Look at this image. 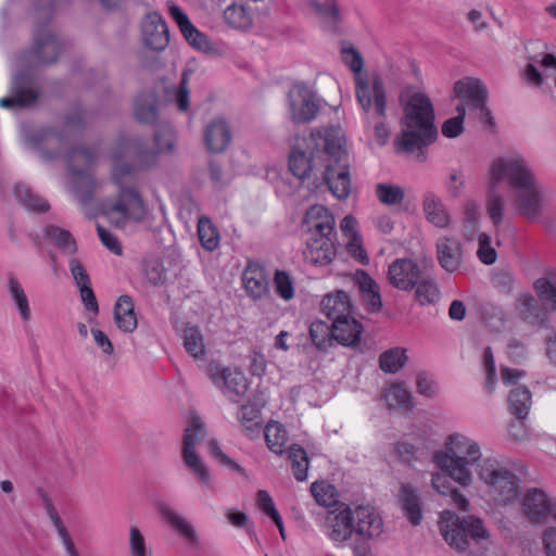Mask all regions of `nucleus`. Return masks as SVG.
I'll return each mask as SVG.
<instances>
[{
    "label": "nucleus",
    "mask_w": 556,
    "mask_h": 556,
    "mask_svg": "<svg viewBox=\"0 0 556 556\" xmlns=\"http://www.w3.org/2000/svg\"><path fill=\"white\" fill-rule=\"evenodd\" d=\"M507 181L517 211L531 220L543 212V190L528 162L518 153L495 159L489 169V190L485 201L486 214L493 226L498 228L504 220L505 197L500 185Z\"/></svg>",
    "instance_id": "1"
},
{
    "label": "nucleus",
    "mask_w": 556,
    "mask_h": 556,
    "mask_svg": "<svg viewBox=\"0 0 556 556\" xmlns=\"http://www.w3.org/2000/svg\"><path fill=\"white\" fill-rule=\"evenodd\" d=\"M113 179L119 187L115 200L102 203V214L111 225L124 228L129 222H141L146 207L139 192L134 188L136 166H149L155 161V153L147 149L138 138L122 137L112 150Z\"/></svg>",
    "instance_id": "2"
},
{
    "label": "nucleus",
    "mask_w": 556,
    "mask_h": 556,
    "mask_svg": "<svg viewBox=\"0 0 556 556\" xmlns=\"http://www.w3.org/2000/svg\"><path fill=\"white\" fill-rule=\"evenodd\" d=\"M400 101L403 105L404 129L395 139V144L407 153L431 144L437 139L438 130L434 126V110L429 97L421 92H414L406 101L401 96Z\"/></svg>",
    "instance_id": "3"
},
{
    "label": "nucleus",
    "mask_w": 556,
    "mask_h": 556,
    "mask_svg": "<svg viewBox=\"0 0 556 556\" xmlns=\"http://www.w3.org/2000/svg\"><path fill=\"white\" fill-rule=\"evenodd\" d=\"M439 527L446 543L468 556H486L491 545L490 532L482 519L476 516L458 517L451 510L440 515Z\"/></svg>",
    "instance_id": "4"
},
{
    "label": "nucleus",
    "mask_w": 556,
    "mask_h": 556,
    "mask_svg": "<svg viewBox=\"0 0 556 556\" xmlns=\"http://www.w3.org/2000/svg\"><path fill=\"white\" fill-rule=\"evenodd\" d=\"M481 456V447L477 441L454 433L448 435L445 451L437 452L433 459L442 471L448 472L453 481L466 488L473 480L471 467H477L483 460Z\"/></svg>",
    "instance_id": "5"
},
{
    "label": "nucleus",
    "mask_w": 556,
    "mask_h": 556,
    "mask_svg": "<svg viewBox=\"0 0 556 556\" xmlns=\"http://www.w3.org/2000/svg\"><path fill=\"white\" fill-rule=\"evenodd\" d=\"M323 152L327 159L320 170L329 191L338 200L346 199L351 193L349 154L343 147V132L340 127L331 126L319 137Z\"/></svg>",
    "instance_id": "6"
},
{
    "label": "nucleus",
    "mask_w": 556,
    "mask_h": 556,
    "mask_svg": "<svg viewBox=\"0 0 556 556\" xmlns=\"http://www.w3.org/2000/svg\"><path fill=\"white\" fill-rule=\"evenodd\" d=\"M477 476L494 506H513L520 498L521 479L498 459L483 458L477 466Z\"/></svg>",
    "instance_id": "7"
},
{
    "label": "nucleus",
    "mask_w": 556,
    "mask_h": 556,
    "mask_svg": "<svg viewBox=\"0 0 556 556\" xmlns=\"http://www.w3.org/2000/svg\"><path fill=\"white\" fill-rule=\"evenodd\" d=\"M356 100L364 113L367 127H372L378 144L387 143L390 129L386 124L387 94L380 77L372 78L371 84L362 77H356Z\"/></svg>",
    "instance_id": "8"
},
{
    "label": "nucleus",
    "mask_w": 556,
    "mask_h": 556,
    "mask_svg": "<svg viewBox=\"0 0 556 556\" xmlns=\"http://www.w3.org/2000/svg\"><path fill=\"white\" fill-rule=\"evenodd\" d=\"M85 123V114L81 110L75 109L65 117V130L60 132L55 129H41L28 136V143L40 152L46 162L56 160L68 142V132L79 130Z\"/></svg>",
    "instance_id": "9"
},
{
    "label": "nucleus",
    "mask_w": 556,
    "mask_h": 556,
    "mask_svg": "<svg viewBox=\"0 0 556 556\" xmlns=\"http://www.w3.org/2000/svg\"><path fill=\"white\" fill-rule=\"evenodd\" d=\"M205 434V425L198 416H191L189 425L185 430L184 444L181 448V459L185 467L197 478L204 486L212 484V475L207 465L197 453L195 446L201 442Z\"/></svg>",
    "instance_id": "10"
},
{
    "label": "nucleus",
    "mask_w": 556,
    "mask_h": 556,
    "mask_svg": "<svg viewBox=\"0 0 556 556\" xmlns=\"http://www.w3.org/2000/svg\"><path fill=\"white\" fill-rule=\"evenodd\" d=\"M93 161L94 152L88 148L72 149L66 156L74 194L84 205L92 199L94 181L89 169Z\"/></svg>",
    "instance_id": "11"
},
{
    "label": "nucleus",
    "mask_w": 556,
    "mask_h": 556,
    "mask_svg": "<svg viewBox=\"0 0 556 556\" xmlns=\"http://www.w3.org/2000/svg\"><path fill=\"white\" fill-rule=\"evenodd\" d=\"M522 517L532 526L556 522V497L541 488L528 489L520 500Z\"/></svg>",
    "instance_id": "12"
},
{
    "label": "nucleus",
    "mask_w": 556,
    "mask_h": 556,
    "mask_svg": "<svg viewBox=\"0 0 556 556\" xmlns=\"http://www.w3.org/2000/svg\"><path fill=\"white\" fill-rule=\"evenodd\" d=\"M327 128L317 129L311 134L307 147L309 153L303 150H292L289 156V169L299 179H305L320 172L327 159L323 152V144H319L320 138L326 134Z\"/></svg>",
    "instance_id": "13"
},
{
    "label": "nucleus",
    "mask_w": 556,
    "mask_h": 556,
    "mask_svg": "<svg viewBox=\"0 0 556 556\" xmlns=\"http://www.w3.org/2000/svg\"><path fill=\"white\" fill-rule=\"evenodd\" d=\"M325 535L336 547H344L355 535L352 508L341 504L329 510L321 523Z\"/></svg>",
    "instance_id": "14"
},
{
    "label": "nucleus",
    "mask_w": 556,
    "mask_h": 556,
    "mask_svg": "<svg viewBox=\"0 0 556 556\" xmlns=\"http://www.w3.org/2000/svg\"><path fill=\"white\" fill-rule=\"evenodd\" d=\"M289 113L292 122L307 124L314 121L320 110V100L305 84H295L288 93Z\"/></svg>",
    "instance_id": "15"
},
{
    "label": "nucleus",
    "mask_w": 556,
    "mask_h": 556,
    "mask_svg": "<svg viewBox=\"0 0 556 556\" xmlns=\"http://www.w3.org/2000/svg\"><path fill=\"white\" fill-rule=\"evenodd\" d=\"M526 49L528 52V64L523 71V78L528 84L534 87H541L544 77L539 71V66L545 71L546 75H548L549 72H556V56L547 53L545 43L541 41L530 42Z\"/></svg>",
    "instance_id": "16"
},
{
    "label": "nucleus",
    "mask_w": 556,
    "mask_h": 556,
    "mask_svg": "<svg viewBox=\"0 0 556 556\" xmlns=\"http://www.w3.org/2000/svg\"><path fill=\"white\" fill-rule=\"evenodd\" d=\"M207 375L212 382L230 400L243 395L248 389V382L242 371L222 367L219 364H210Z\"/></svg>",
    "instance_id": "17"
},
{
    "label": "nucleus",
    "mask_w": 556,
    "mask_h": 556,
    "mask_svg": "<svg viewBox=\"0 0 556 556\" xmlns=\"http://www.w3.org/2000/svg\"><path fill=\"white\" fill-rule=\"evenodd\" d=\"M11 97L0 99V106L12 109L15 106H29L34 104L39 96L38 89L31 75L27 72H20L14 75L11 84Z\"/></svg>",
    "instance_id": "18"
},
{
    "label": "nucleus",
    "mask_w": 556,
    "mask_h": 556,
    "mask_svg": "<svg viewBox=\"0 0 556 556\" xmlns=\"http://www.w3.org/2000/svg\"><path fill=\"white\" fill-rule=\"evenodd\" d=\"M141 40L146 48L161 52L169 43V29L162 15L157 12H150L144 15L141 22Z\"/></svg>",
    "instance_id": "19"
},
{
    "label": "nucleus",
    "mask_w": 556,
    "mask_h": 556,
    "mask_svg": "<svg viewBox=\"0 0 556 556\" xmlns=\"http://www.w3.org/2000/svg\"><path fill=\"white\" fill-rule=\"evenodd\" d=\"M355 535L363 539L378 538L383 531V521L375 507L359 505L352 508Z\"/></svg>",
    "instance_id": "20"
},
{
    "label": "nucleus",
    "mask_w": 556,
    "mask_h": 556,
    "mask_svg": "<svg viewBox=\"0 0 556 556\" xmlns=\"http://www.w3.org/2000/svg\"><path fill=\"white\" fill-rule=\"evenodd\" d=\"M419 278L420 268L410 258H396L389 265V282L399 290H412Z\"/></svg>",
    "instance_id": "21"
},
{
    "label": "nucleus",
    "mask_w": 556,
    "mask_h": 556,
    "mask_svg": "<svg viewBox=\"0 0 556 556\" xmlns=\"http://www.w3.org/2000/svg\"><path fill=\"white\" fill-rule=\"evenodd\" d=\"M334 217L324 205H312L305 213L303 224L307 227L309 237H337Z\"/></svg>",
    "instance_id": "22"
},
{
    "label": "nucleus",
    "mask_w": 556,
    "mask_h": 556,
    "mask_svg": "<svg viewBox=\"0 0 556 556\" xmlns=\"http://www.w3.org/2000/svg\"><path fill=\"white\" fill-rule=\"evenodd\" d=\"M61 51L58 38L47 28L38 26L34 33L33 53L38 64H51Z\"/></svg>",
    "instance_id": "23"
},
{
    "label": "nucleus",
    "mask_w": 556,
    "mask_h": 556,
    "mask_svg": "<svg viewBox=\"0 0 556 556\" xmlns=\"http://www.w3.org/2000/svg\"><path fill=\"white\" fill-rule=\"evenodd\" d=\"M157 510L167 525L189 545L199 544V535L193 525L167 503H160Z\"/></svg>",
    "instance_id": "24"
},
{
    "label": "nucleus",
    "mask_w": 556,
    "mask_h": 556,
    "mask_svg": "<svg viewBox=\"0 0 556 556\" xmlns=\"http://www.w3.org/2000/svg\"><path fill=\"white\" fill-rule=\"evenodd\" d=\"M534 290L543 302L556 311V274H549L535 280ZM546 354L549 361L556 366V338H551L546 342Z\"/></svg>",
    "instance_id": "25"
},
{
    "label": "nucleus",
    "mask_w": 556,
    "mask_h": 556,
    "mask_svg": "<svg viewBox=\"0 0 556 556\" xmlns=\"http://www.w3.org/2000/svg\"><path fill=\"white\" fill-rule=\"evenodd\" d=\"M337 237H309L304 251L305 260L316 266L330 264L336 256Z\"/></svg>",
    "instance_id": "26"
},
{
    "label": "nucleus",
    "mask_w": 556,
    "mask_h": 556,
    "mask_svg": "<svg viewBox=\"0 0 556 556\" xmlns=\"http://www.w3.org/2000/svg\"><path fill=\"white\" fill-rule=\"evenodd\" d=\"M321 311L332 324L337 323L339 319H346L354 316V307L351 298L349 293L342 290L324 296Z\"/></svg>",
    "instance_id": "27"
},
{
    "label": "nucleus",
    "mask_w": 556,
    "mask_h": 556,
    "mask_svg": "<svg viewBox=\"0 0 556 556\" xmlns=\"http://www.w3.org/2000/svg\"><path fill=\"white\" fill-rule=\"evenodd\" d=\"M242 282L247 293L254 300L269 292V281L265 268L258 263H249L242 273Z\"/></svg>",
    "instance_id": "28"
},
{
    "label": "nucleus",
    "mask_w": 556,
    "mask_h": 556,
    "mask_svg": "<svg viewBox=\"0 0 556 556\" xmlns=\"http://www.w3.org/2000/svg\"><path fill=\"white\" fill-rule=\"evenodd\" d=\"M231 130L224 118H214L204 128V143L210 152H224L231 141Z\"/></svg>",
    "instance_id": "29"
},
{
    "label": "nucleus",
    "mask_w": 556,
    "mask_h": 556,
    "mask_svg": "<svg viewBox=\"0 0 556 556\" xmlns=\"http://www.w3.org/2000/svg\"><path fill=\"white\" fill-rule=\"evenodd\" d=\"M438 262L448 273L458 270L463 263V248L455 238L443 237L437 242Z\"/></svg>",
    "instance_id": "30"
},
{
    "label": "nucleus",
    "mask_w": 556,
    "mask_h": 556,
    "mask_svg": "<svg viewBox=\"0 0 556 556\" xmlns=\"http://www.w3.org/2000/svg\"><path fill=\"white\" fill-rule=\"evenodd\" d=\"M454 92L457 98L463 100L470 109L481 106L486 102L488 91L480 79L465 78L454 84Z\"/></svg>",
    "instance_id": "31"
},
{
    "label": "nucleus",
    "mask_w": 556,
    "mask_h": 556,
    "mask_svg": "<svg viewBox=\"0 0 556 556\" xmlns=\"http://www.w3.org/2000/svg\"><path fill=\"white\" fill-rule=\"evenodd\" d=\"M422 210L429 223L439 228L450 225L451 217L442 199L432 191L422 197Z\"/></svg>",
    "instance_id": "32"
},
{
    "label": "nucleus",
    "mask_w": 556,
    "mask_h": 556,
    "mask_svg": "<svg viewBox=\"0 0 556 556\" xmlns=\"http://www.w3.org/2000/svg\"><path fill=\"white\" fill-rule=\"evenodd\" d=\"M363 325L355 316L333 324V340L343 346H356L361 342Z\"/></svg>",
    "instance_id": "33"
},
{
    "label": "nucleus",
    "mask_w": 556,
    "mask_h": 556,
    "mask_svg": "<svg viewBox=\"0 0 556 556\" xmlns=\"http://www.w3.org/2000/svg\"><path fill=\"white\" fill-rule=\"evenodd\" d=\"M451 480L453 478L450 477L448 472L442 471L432 475L431 484L440 494L450 496L455 507L467 511L470 506L468 498L452 485Z\"/></svg>",
    "instance_id": "34"
},
{
    "label": "nucleus",
    "mask_w": 556,
    "mask_h": 556,
    "mask_svg": "<svg viewBox=\"0 0 556 556\" xmlns=\"http://www.w3.org/2000/svg\"><path fill=\"white\" fill-rule=\"evenodd\" d=\"M115 324L124 332H132L137 328L134 303L129 295H121L114 306Z\"/></svg>",
    "instance_id": "35"
},
{
    "label": "nucleus",
    "mask_w": 556,
    "mask_h": 556,
    "mask_svg": "<svg viewBox=\"0 0 556 556\" xmlns=\"http://www.w3.org/2000/svg\"><path fill=\"white\" fill-rule=\"evenodd\" d=\"M399 501L410 523L414 526L419 525L422 519L420 500L410 484H402Z\"/></svg>",
    "instance_id": "36"
},
{
    "label": "nucleus",
    "mask_w": 556,
    "mask_h": 556,
    "mask_svg": "<svg viewBox=\"0 0 556 556\" xmlns=\"http://www.w3.org/2000/svg\"><path fill=\"white\" fill-rule=\"evenodd\" d=\"M159 99L154 91L140 93L135 101V117L143 124H154L157 119Z\"/></svg>",
    "instance_id": "37"
},
{
    "label": "nucleus",
    "mask_w": 556,
    "mask_h": 556,
    "mask_svg": "<svg viewBox=\"0 0 556 556\" xmlns=\"http://www.w3.org/2000/svg\"><path fill=\"white\" fill-rule=\"evenodd\" d=\"M238 420L248 438L254 439L260 435L263 420L261 409L257 406L251 404L242 405L238 413Z\"/></svg>",
    "instance_id": "38"
},
{
    "label": "nucleus",
    "mask_w": 556,
    "mask_h": 556,
    "mask_svg": "<svg viewBox=\"0 0 556 556\" xmlns=\"http://www.w3.org/2000/svg\"><path fill=\"white\" fill-rule=\"evenodd\" d=\"M532 404L531 392L525 386L514 388L508 395L509 412L519 420L526 419Z\"/></svg>",
    "instance_id": "39"
},
{
    "label": "nucleus",
    "mask_w": 556,
    "mask_h": 556,
    "mask_svg": "<svg viewBox=\"0 0 556 556\" xmlns=\"http://www.w3.org/2000/svg\"><path fill=\"white\" fill-rule=\"evenodd\" d=\"M13 192L17 202L28 211L41 213L49 210V203L25 184L16 182Z\"/></svg>",
    "instance_id": "40"
},
{
    "label": "nucleus",
    "mask_w": 556,
    "mask_h": 556,
    "mask_svg": "<svg viewBox=\"0 0 556 556\" xmlns=\"http://www.w3.org/2000/svg\"><path fill=\"white\" fill-rule=\"evenodd\" d=\"M224 20L232 28L248 29L252 26L253 15L245 5L232 3L225 9Z\"/></svg>",
    "instance_id": "41"
},
{
    "label": "nucleus",
    "mask_w": 556,
    "mask_h": 556,
    "mask_svg": "<svg viewBox=\"0 0 556 556\" xmlns=\"http://www.w3.org/2000/svg\"><path fill=\"white\" fill-rule=\"evenodd\" d=\"M8 291L20 313L22 320L28 321L31 316L29 301L22 285L13 275L8 277Z\"/></svg>",
    "instance_id": "42"
},
{
    "label": "nucleus",
    "mask_w": 556,
    "mask_h": 556,
    "mask_svg": "<svg viewBox=\"0 0 556 556\" xmlns=\"http://www.w3.org/2000/svg\"><path fill=\"white\" fill-rule=\"evenodd\" d=\"M383 399L390 408L409 409L413 407L412 394L403 383H393L387 387L383 391Z\"/></svg>",
    "instance_id": "43"
},
{
    "label": "nucleus",
    "mask_w": 556,
    "mask_h": 556,
    "mask_svg": "<svg viewBox=\"0 0 556 556\" xmlns=\"http://www.w3.org/2000/svg\"><path fill=\"white\" fill-rule=\"evenodd\" d=\"M268 448L275 454H282L288 440L285 427L278 421H270L264 429Z\"/></svg>",
    "instance_id": "44"
},
{
    "label": "nucleus",
    "mask_w": 556,
    "mask_h": 556,
    "mask_svg": "<svg viewBox=\"0 0 556 556\" xmlns=\"http://www.w3.org/2000/svg\"><path fill=\"white\" fill-rule=\"evenodd\" d=\"M45 236L52 240L64 254L73 255L76 253V242L70 231L50 225L46 227Z\"/></svg>",
    "instance_id": "45"
},
{
    "label": "nucleus",
    "mask_w": 556,
    "mask_h": 556,
    "mask_svg": "<svg viewBox=\"0 0 556 556\" xmlns=\"http://www.w3.org/2000/svg\"><path fill=\"white\" fill-rule=\"evenodd\" d=\"M408 357L406 350L402 348H392L381 353L379 365L384 372L395 374L404 367Z\"/></svg>",
    "instance_id": "46"
},
{
    "label": "nucleus",
    "mask_w": 556,
    "mask_h": 556,
    "mask_svg": "<svg viewBox=\"0 0 556 556\" xmlns=\"http://www.w3.org/2000/svg\"><path fill=\"white\" fill-rule=\"evenodd\" d=\"M47 511H48V516H49L52 525L54 526V528L58 532L59 538L62 541V544L64 546V549H65L67 556H80L67 529L65 528L62 519L58 515V513L54 509V507L52 506V504L48 503Z\"/></svg>",
    "instance_id": "47"
},
{
    "label": "nucleus",
    "mask_w": 556,
    "mask_h": 556,
    "mask_svg": "<svg viewBox=\"0 0 556 556\" xmlns=\"http://www.w3.org/2000/svg\"><path fill=\"white\" fill-rule=\"evenodd\" d=\"M309 337L318 350H326L333 340V324L315 320L309 326Z\"/></svg>",
    "instance_id": "48"
},
{
    "label": "nucleus",
    "mask_w": 556,
    "mask_h": 556,
    "mask_svg": "<svg viewBox=\"0 0 556 556\" xmlns=\"http://www.w3.org/2000/svg\"><path fill=\"white\" fill-rule=\"evenodd\" d=\"M516 309L519 316L529 323H538L542 319V309L531 294L520 295L517 299Z\"/></svg>",
    "instance_id": "49"
},
{
    "label": "nucleus",
    "mask_w": 556,
    "mask_h": 556,
    "mask_svg": "<svg viewBox=\"0 0 556 556\" xmlns=\"http://www.w3.org/2000/svg\"><path fill=\"white\" fill-rule=\"evenodd\" d=\"M184 346L186 351L194 358H203L205 346L203 336L198 327H187L184 330Z\"/></svg>",
    "instance_id": "50"
},
{
    "label": "nucleus",
    "mask_w": 556,
    "mask_h": 556,
    "mask_svg": "<svg viewBox=\"0 0 556 556\" xmlns=\"http://www.w3.org/2000/svg\"><path fill=\"white\" fill-rule=\"evenodd\" d=\"M288 459L294 478L298 481H304L307 478L308 457L304 448L299 445H292L288 452Z\"/></svg>",
    "instance_id": "51"
},
{
    "label": "nucleus",
    "mask_w": 556,
    "mask_h": 556,
    "mask_svg": "<svg viewBox=\"0 0 556 556\" xmlns=\"http://www.w3.org/2000/svg\"><path fill=\"white\" fill-rule=\"evenodd\" d=\"M198 236L201 245L207 251H214L219 244V232L206 217L199 219Z\"/></svg>",
    "instance_id": "52"
},
{
    "label": "nucleus",
    "mask_w": 556,
    "mask_h": 556,
    "mask_svg": "<svg viewBox=\"0 0 556 556\" xmlns=\"http://www.w3.org/2000/svg\"><path fill=\"white\" fill-rule=\"evenodd\" d=\"M317 12L325 27L330 31L337 33L342 22V16L336 1L327 0L325 3L317 5Z\"/></svg>",
    "instance_id": "53"
},
{
    "label": "nucleus",
    "mask_w": 556,
    "mask_h": 556,
    "mask_svg": "<svg viewBox=\"0 0 556 556\" xmlns=\"http://www.w3.org/2000/svg\"><path fill=\"white\" fill-rule=\"evenodd\" d=\"M375 192L378 200L386 205H396L404 200V191L396 185L378 184Z\"/></svg>",
    "instance_id": "54"
},
{
    "label": "nucleus",
    "mask_w": 556,
    "mask_h": 556,
    "mask_svg": "<svg viewBox=\"0 0 556 556\" xmlns=\"http://www.w3.org/2000/svg\"><path fill=\"white\" fill-rule=\"evenodd\" d=\"M128 551L130 556H152V551L148 546L146 538L135 526L129 528Z\"/></svg>",
    "instance_id": "55"
},
{
    "label": "nucleus",
    "mask_w": 556,
    "mask_h": 556,
    "mask_svg": "<svg viewBox=\"0 0 556 556\" xmlns=\"http://www.w3.org/2000/svg\"><path fill=\"white\" fill-rule=\"evenodd\" d=\"M274 287L277 295L285 301L294 298V285L290 275L285 270H276L274 275Z\"/></svg>",
    "instance_id": "56"
},
{
    "label": "nucleus",
    "mask_w": 556,
    "mask_h": 556,
    "mask_svg": "<svg viewBox=\"0 0 556 556\" xmlns=\"http://www.w3.org/2000/svg\"><path fill=\"white\" fill-rule=\"evenodd\" d=\"M334 488L326 482H314L311 485V492L317 504L324 507H330L336 504Z\"/></svg>",
    "instance_id": "57"
},
{
    "label": "nucleus",
    "mask_w": 556,
    "mask_h": 556,
    "mask_svg": "<svg viewBox=\"0 0 556 556\" xmlns=\"http://www.w3.org/2000/svg\"><path fill=\"white\" fill-rule=\"evenodd\" d=\"M480 207L473 201H468L464 211L465 236L472 240L480 220Z\"/></svg>",
    "instance_id": "58"
},
{
    "label": "nucleus",
    "mask_w": 556,
    "mask_h": 556,
    "mask_svg": "<svg viewBox=\"0 0 556 556\" xmlns=\"http://www.w3.org/2000/svg\"><path fill=\"white\" fill-rule=\"evenodd\" d=\"M416 286V298L421 305L432 304L439 300V289L433 280L424 279Z\"/></svg>",
    "instance_id": "59"
},
{
    "label": "nucleus",
    "mask_w": 556,
    "mask_h": 556,
    "mask_svg": "<svg viewBox=\"0 0 556 556\" xmlns=\"http://www.w3.org/2000/svg\"><path fill=\"white\" fill-rule=\"evenodd\" d=\"M144 276L147 280L154 285L160 286L166 281V269L164 264L159 258H153L144 264Z\"/></svg>",
    "instance_id": "60"
},
{
    "label": "nucleus",
    "mask_w": 556,
    "mask_h": 556,
    "mask_svg": "<svg viewBox=\"0 0 556 556\" xmlns=\"http://www.w3.org/2000/svg\"><path fill=\"white\" fill-rule=\"evenodd\" d=\"M188 83L189 72L184 71L181 74L180 83L174 92V102L180 112H188L189 110L190 89Z\"/></svg>",
    "instance_id": "61"
},
{
    "label": "nucleus",
    "mask_w": 556,
    "mask_h": 556,
    "mask_svg": "<svg viewBox=\"0 0 556 556\" xmlns=\"http://www.w3.org/2000/svg\"><path fill=\"white\" fill-rule=\"evenodd\" d=\"M479 260L485 265H492L496 262V251L491 247V237L488 233H480L478 237Z\"/></svg>",
    "instance_id": "62"
},
{
    "label": "nucleus",
    "mask_w": 556,
    "mask_h": 556,
    "mask_svg": "<svg viewBox=\"0 0 556 556\" xmlns=\"http://www.w3.org/2000/svg\"><path fill=\"white\" fill-rule=\"evenodd\" d=\"M188 43L199 51L211 50V42L206 35L201 33L194 25H190L182 34Z\"/></svg>",
    "instance_id": "63"
},
{
    "label": "nucleus",
    "mask_w": 556,
    "mask_h": 556,
    "mask_svg": "<svg viewBox=\"0 0 556 556\" xmlns=\"http://www.w3.org/2000/svg\"><path fill=\"white\" fill-rule=\"evenodd\" d=\"M68 269L78 289L91 285L90 277L78 258L72 257L68 261Z\"/></svg>",
    "instance_id": "64"
}]
</instances>
